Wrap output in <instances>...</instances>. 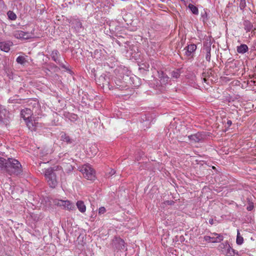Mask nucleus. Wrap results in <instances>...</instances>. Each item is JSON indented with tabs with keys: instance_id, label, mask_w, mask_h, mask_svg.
<instances>
[{
	"instance_id": "23",
	"label": "nucleus",
	"mask_w": 256,
	"mask_h": 256,
	"mask_svg": "<svg viewBox=\"0 0 256 256\" xmlns=\"http://www.w3.org/2000/svg\"><path fill=\"white\" fill-rule=\"evenodd\" d=\"M24 32L20 30H17L14 32V36L16 38L23 39Z\"/></svg>"
},
{
	"instance_id": "27",
	"label": "nucleus",
	"mask_w": 256,
	"mask_h": 256,
	"mask_svg": "<svg viewBox=\"0 0 256 256\" xmlns=\"http://www.w3.org/2000/svg\"><path fill=\"white\" fill-rule=\"evenodd\" d=\"M243 242L244 238L242 236H240V234L238 230L236 238V244L238 245H240L243 243Z\"/></svg>"
},
{
	"instance_id": "6",
	"label": "nucleus",
	"mask_w": 256,
	"mask_h": 256,
	"mask_svg": "<svg viewBox=\"0 0 256 256\" xmlns=\"http://www.w3.org/2000/svg\"><path fill=\"white\" fill-rule=\"evenodd\" d=\"M204 239L208 242H220L224 240V236L221 234L214 232L210 236H205Z\"/></svg>"
},
{
	"instance_id": "15",
	"label": "nucleus",
	"mask_w": 256,
	"mask_h": 256,
	"mask_svg": "<svg viewBox=\"0 0 256 256\" xmlns=\"http://www.w3.org/2000/svg\"><path fill=\"white\" fill-rule=\"evenodd\" d=\"M188 138L190 142H197L201 140L202 137L200 134H196L189 136H188Z\"/></svg>"
},
{
	"instance_id": "42",
	"label": "nucleus",
	"mask_w": 256,
	"mask_h": 256,
	"mask_svg": "<svg viewBox=\"0 0 256 256\" xmlns=\"http://www.w3.org/2000/svg\"><path fill=\"white\" fill-rule=\"evenodd\" d=\"M203 80H204V81L205 82H206V80H206V78H203Z\"/></svg>"
},
{
	"instance_id": "36",
	"label": "nucleus",
	"mask_w": 256,
	"mask_h": 256,
	"mask_svg": "<svg viewBox=\"0 0 256 256\" xmlns=\"http://www.w3.org/2000/svg\"><path fill=\"white\" fill-rule=\"evenodd\" d=\"M116 172L114 170H111L110 172H109L110 176H112L115 174Z\"/></svg>"
},
{
	"instance_id": "31",
	"label": "nucleus",
	"mask_w": 256,
	"mask_h": 256,
	"mask_svg": "<svg viewBox=\"0 0 256 256\" xmlns=\"http://www.w3.org/2000/svg\"><path fill=\"white\" fill-rule=\"evenodd\" d=\"M202 21L205 22L207 20V12L206 10H204L203 12H202Z\"/></svg>"
},
{
	"instance_id": "4",
	"label": "nucleus",
	"mask_w": 256,
	"mask_h": 256,
	"mask_svg": "<svg viewBox=\"0 0 256 256\" xmlns=\"http://www.w3.org/2000/svg\"><path fill=\"white\" fill-rule=\"evenodd\" d=\"M84 176L89 180H94L95 178V172L89 164L84 165L80 170Z\"/></svg>"
},
{
	"instance_id": "39",
	"label": "nucleus",
	"mask_w": 256,
	"mask_h": 256,
	"mask_svg": "<svg viewBox=\"0 0 256 256\" xmlns=\"http://www.w3.org/2000/svg\"><path fill=\"white\" fill-rule=\"evenodd\" d=\"M209 223L211 224V225H212L214 224V220L212 218H210L209 220Z\"/></svg>"
},
{
	"instance_id": "10",
	"label": "nucleus",
	"mask_w": 256,
	"mask_h": 256,
	"mask_svg": "<svg viewBox=\"0 0 256 256\" xmlns=\"http://www.w3.org/2000/svg\"><path fill=\"white\" fill-rule=\"evenodd\" d=\"M210 50H211V44L210 43H207L206 45H204L202 52L206 53V59L210 62Z\"/></svg>"
},
{
	"instance_id": "9",
	"label": "nucleus",
	"mask_w": 256,
	"mask_h": 256,
	"mask_svg": "<svg viewBox=\"0 0 256 256\" xmlns=\"http://www.w3.org/2000/svg\"><path fill=\"white\" fill-rule=\"evenodd\" d=\"M158 73L161 85L163 86L168 84L169 80L168 76L162 70L158 71Z\"/></svg>"
},
{
	"instance_id": "20",
	"label": "nucleus",
	"mask_w": 256,
	"mask_h": 256,
	"mask_svg": "<svg viewBox=\"0 0 256 256\" xmlns=\"http://www.w3.org/2000/svg\"><path fill=\"white\" fill-rule=\"evenodd\" d=\"M244 26L246 32H250L253 28V24L248 20L244 22Z\"/></svg>"
},
{
	"instance_id": "2",
	"label": "nucleus",
	"mask_w": 256,
	"mask_h": 256,
	"mask_svg": "<svg viewBox=\"0 0 256 256\" xmlns=\"http://www.w3.org/2000/svg\"><path fill=\"white\" fill-rule=\"evenodd\" d=\"M62 168L60 166H56L53 168H50L46 170L44 176L50 187L54 188L57 186L58 181L56 174L55 172L62 170Z\"/></svg>"
},
{
	"instance_id": "30",
	"label": "nucleus",
	"mask_w": 256,
	"mask_h": 256,
	"mask_svg": "<svg viewBox=\"0 0 256 256\" xmlns=\"http://www.w3.org/2000/svg\"><path fill=\"white\" fill-rule=\"evenodd\" d=\"M8 18L11 20H15L16 18V14L12 11H8Z\"/></svg>"
},
{
	"instance_id": "33",
	"label": "nucleus",
	"mask_w": 256,
	"mask_h": 256,
	"mask_svg": "<svg viewBox=\"0 0 256 256\" xmlns=\"http://www.w3.org/2000/svg\"><path fill=\"white\" fill-rule=\"evenodd\" d=\"M172 76L174 78H178L180 76V74L178 72H173Z\"/></svg>"
},
{
	"instance_id": "45",
	"label": "nucleus",
	"mask_w": 256,
	"mask_h": 256,
	"mask_svg": "<svg viewBox=\"0 0 256 256\" xmlns=\"http://www.w3.org/2000/svg\"><path fill=\"white\" fill-rule=\"evenodd\" d=\"M0 158H2L1 156H0Z\"/></svg>"
},
{
	"instance_id": "37",
	"label": "nucleus",
	"mask_w": 256,
	"mask_h": 256,
	"mask_svg": "<svg viewBox=\"0 0 256 256\" xmlns=\"http://www.w3.org/2000/svg\"><path fill=\"white\" fill-rule=\"evenodd\" d=\"M92 148H93L94 150V154H92V155L94 156V155L96 154L97 149H96V146H92Z\"/></svg>"
},
{
	"instance_id": "44",
	"label": "nucleus",
	"mask_w": 256,
	"mask_h": 256,
	"mask_svg": "<svg viewBox=\"0 0 256 256\" xmlns=\"http://www.w3.org/2000/svg\"><path fill=\"white\" fill-rule=\"evenodd\" d=\"M182 1H184V2H187L188 0H181Z\"/></svg>"
},
{
	"instance_id": "14",
	"label": "nucleus",
	"mask_w": 256,
	"mask_h": 256,
	"mask_svg": "<svg viewBox=\"0 0 256 256\" xmlns=\"http://www.w3.org/2000/svg\"><path fill=\"white\" fill-rule=\"evenodd\" d=\"M230 247V244H228V242H224L221 243L219 244L218 246V249L219 250L222 252V254H225V252H226V250H228V248Z\"/></svg>"
},
{
	"instance_id": "22",
	"label": "nucleus",
	"mask_w": 256,
	"mask_h": 256,
	"mask_svg": "<svg viewBox=\"0 0 256 256\" xmlns=\"http://www.w3.org/2000/svg\"><path fill=\"white\" fill-rule=\"evenodd\" d=\"M72 24H74V28L77 31H80V30L82 28V24L78 20H74L72 22Z\"/></svg>"
},
{
	"instance_id": "17",
	"label": "nucleus",
	"mask_w": 256,
	"mask_h": 256,
	"mask_svg": "<svg viewBox=\"0 0 256 256\" xmlns=\"http://www.w3.org/2000/svg\"><path fill=\"white\" fill-rule=\"evenodd\" d=\"M76 205L79 211L82 213H84L86 211V206L83 201L78 200Z\"/></svg>"
},
{
	"instance_id": "19",
	"label": "nucleus",
	"mask_w": 256,
	"mask_h": 256,
	"mask_svg": "<svg viewBox=\"0 0 256 256\" xmlns=\"http://www.w3.org/2000/svg\"><path fill=\"white\" fill-rule=\"evenodd\" d=\"M224 255L226 256H239L238 252L232 249L230 246L228 250H226V252H225Z\"/></svg>"
},
{
	"instance_id": "1",
	"label": "nucleus",
	"mask_w": 256,
	"mask_h": 256,
	"mask_svg": "<svg viewBox=\"0 0 256 256\" xmlns=\"http://www.w3.org/2000/svg\"><path fill=\"white\" fill-rule=\"evenodd\" d=\"M0 170H3L10 175L18 176L22 172V166L20 163L16 159L8 158L6 159L0 158Z\"/></svg>"
},
{
	"instance_id": "29",
	"label": "nucleus",
	"mask_w": 256,
	"mask_h": 256,
	"mask_svg": "<svg viewBox=\"0 0 256 256\" xmlns=\"http://www.w3.org/2000/svg\"><path fill=\"white\" fill-rule=\"evenodd\" d=\"M16 62L18 64H24L26 62V60L24 56H19L16 58Z\"/></svg>"
},
{
	"instance_id": "41",
	"label": "nucleus",
	"mask_w": 256,
	"mask_h": 256,
	"mask_svg": "<svg viewBox=\"0 0 256 256\" xmlns=\"http://www.w3.org/2000/svg\"><path fill=\"white\" fill-rule=\"evenodd\" d=\"M251 82L254 84L256 85V81L255 80H252Z\"/></svg>"
},
{
	"instance_id": "5",
	"label": "nucleus",
	"mask_w": 256,
	"mask_h": 256,
	"mask_svg": "<svg viewBox=\"0 0 256 256\" xmlns=\"http://www.w3.org/2000/svg\"><path fill=\"white\" fill-rule=\"evenodd\" d=\"M54 202L56 205L60 206H63L64 208L69 210H72L75 209L74 204L68 200H54Z\"/></svg>"
},
{
	"instance_id": "32",
	"label": "nucleus",
	"mask_w": 256,
	"mask_h": 256,
	"mask_svg": "<svg viewBox=\"0 0 256 256\" xmlns=\"http://www.w3.org/2000/svg\"><path fill=\"white\" fill-rule=\"evenodd\" d=\"M106 212V210L105 208L102 206L98 210V214H104Z\"/></svg>"
},
{
	"instance_id": "3",
	"label": "nucleus",
	"mask_w": 256,
	"mask_h": 256,
	"mask_svg": "<svg viewBox=\"0 0 256 256\" xmlns=\"http://www.w3.org/2000/svg\"><path fill=\"white\" fill-rule=\"evenodd\" d=\"M10 112L3 106H0V126H6L11 120Z\"/></svg>"
},
{
	"instance_id": "38",
	"label": "nucleus",
	"mask_w": 256,
	"mask_h": 256,
	"mask_svg": "<svg viewBox=\"0 0 256 256\" xmlns=\"http://www.w3.org/2000/svg\"><path fill=\"white\" fill-rule=\"evenodd\" d=\"M168 204V205H172V204L174 203V201H169V200H167L166 201V202Z\"/></svg>"
},
{
	"instance_id": "16",
	"label": "nucleus",
	"mask_w": 256,
	"mask_h": 256,
	"mask_svg": "<svg viewBox=\"0 0 256 256\" xmlns=\"http://www.w3.org/2000/svg\"><path fill=\"white\" fill-rule=\"evenodd\" d=\"M11 45L10 42H0V49L5 52H8L10 50Z\"/></svg>"
},
{
	"instance_id": "28",
	"label": "nucleus",
	"mask_w": 256,
	"mask_h": 256,
	"mask_svg": "<svg viewBox=\"0 0 256 256\" xmlns=\"http://www.w3.org/2000/svg\"><path fill=\"white\" fill-rule=\"evenodd\" d=\"M34 36V34L32 32H24L23 40H28L32 38Z\"/></svg>"
},
{
	"instance_id": "25",
	"label": "nucleus",
	"mask_w": 256,
	"mask_h": 256,
	"mask_svg": "<svg viewBox=\"0 0 256 256\" xmlns=\"http://www.w3.org/2000/svg\"><path fill=\"white\" fill-rule=\"evenodd\" d=\"M236 2L239 4L240 10H242L246 6V0H235Z\"/></svg>"
},
{
	"instance_id": "43",
	"label": "nucleus",
	"mask_w": 256,
	"mask_h": 256,
	"mask_svg": "<svg viewBox=\"0 0 256 256\" xmlns=\"http://www.w3.org/2000/svg\"><path fill=\"white\" fill-rule=\"evenodd\" d=\"M60 64V65L62 68H65V66H64V64Z\"/></svg>"
},
{
	"instance_id": "11",
	"label": "nucleus",
	"mask_w": 256,
	"mask_h": 256,
	"mask_svg": "<svg viewBox=\"0 0 256 256\" xmlns=\"http://www.w3.org/2000/svg\"><path fill=\"white\" fill-rule=\"evenodd\" d=\"M113 243L118 250H124L125 248L124 242L120 238H115L113 240Z\"/></svg>"
},
{
	"instance_id": "24",
	"label": "nucleus",
	"mask_w": 256,
	"mask_h": 256,
	"mask_svg": "<svg viewBox=\"0 0 256 256\" xmlns=\"http://www.w3.org/2000/svg\"><path fill=\"white\" fill-rule=\"evenodd\" d=\"M58 52L57 50H53L52 52V60L60 64L59 60H58Z\"/></svg>"
},
{
	"instance_id": "40",
	"label": "nucleus",
	"mask_w": 256,
	"mask_h": 256,
	"mask_svg": "<svg viewBox=\"0 0 256 256\" xmlns=\"http://www.w3.org/2000/svg\"><path fill=\"white\" fill-rule=\"evenodd\" d=\"M33 106H34V107L37 106V107L38 108V102L35 101V102H34V104Z\"/></svg>"
},
{
	"instance_id": "21",
	"label": "nucleus",
	"mask_w": 256,
	"mask_h": 256,
	"mask_svg": "<svg viewBox=\"0 0 256 256\" xmlns=\"http://www.w3.org/2000/svg\"><path fill=\"white\" fill-rule=\"evenodd\" d=\"M60 138L61 140L66 142L67 144H72L73 142L72 140L64 132L62 133Z\"/></svg>"
},
{
	"instance_id": "8",
	"label": "nucleus",
	"mask_w": 256,
	"mask_h": 256,
	"mask_svg": "<svg viewBox=\"0 0 256 256\" xmlns=\"http://www.w3.org/2000/svg\"><path fill=\"white\" fill-rule=\"evenodd\" d=\"M34 108L31 110L30 108H26L21 110V116L24 119L25 122L28 120L32 118V116L33 114Z\"/></svg>"
},
{
	"instance_id": "35",
	"label": "nucleus",
	"mask_w": 256,
	"mask_h": 256,
	"mask_svg": "<svg viewBox=\"0 0 256 256\" xmlns=\"http://www.w3.org/2000/svg\"><path fill=\"white\" fill-rule=\"evenodd\" d=\"M226 124H227L228 126V127H230L232 125V121L230 120H228L227 121Z\"/></svg>"
},
{
	"instance_id": "12",
	"label": "nucleus",
	"mask_w": 256,
	"mask_h": 256,
	"mask_svg": "<svg viewBox=\"0 0 256 256\" xmlns=\"http://www.w3.org/2000/svg\"><path fill=\"white\" fill-rule=\"evenodd\" d=\"M196 49V46L194 44H190L188 45L184 49L185 54L186 56H192L193 53Z\"/></svg>"
},
{
	"instance_id": "34",
	"label": "nucleus",
	"mask_w": 256,
	"mask_h": 256,
	"mask_svg": "<svg viewBox=\"0 0 256 256\" xmlns=\"http://www.w3.org/2000/svg\"><path fill=\"white\" fill-rule=\"evenodd\" d=\"M254 208V205L252 203H250L249 206L246 208L247 210L248 211L252 210Z\"/></svg>"
},
{
	"instance_id": "7",
	"label": "nucleus",
	"mask_w": 256,
	"mask_h": 256,
	"mask_svg": "<svg viewBox=\"0 0 256 256\" xmlns=\"http://www.w3.org/2000/svg\"><path fill=\"white\" fill-rule=\"evenodd\" d=\"M27 126L32 131H35L40 126V124L38 122V120L32 118L28 121H26Z\"/></svg>"
},
{
	"instance_id": "18",
	"label": "nucleus",
	"mask_w": 256,
	"mask_h": 256,
	"mask_svg": "<svg viewBox=\"0 0 256 256\" xmlns=\"http://www.w3.org/2000/svg\"><path fill=\"white\" fill-rule=\"evenodd\" d=\"M248 50V46L245 44H242L237 46V52L240 54H244Z\"/></svg>"
},
{
	"instance_id": "26",
	"label": "nucleus",
	"mask_w": 256,
	"mask_h": 256,
	"mask_svg": "<svg viewBox=\"0 0 256 256\" xmlns=\"http://www.w3.org/2000/svg\"><path fill=\"white\" fill-rule=\"evenodd\" d=\"M188 8L194 14H198V8L197 7L192 4H188Z\"/></svg>"
},
{
	"instance_id": "13",
	"label": "nucleus",
	"mask_w": 256,
	"mask_h": 256,
	"mask_svg": "<svg viewBox=\"0 0 256 256\" xmlns=\"http://www.w3.org/2000/svg\"><path fill=\"white\" fill-rule=\"evenodd\" d=\"M98 80L100 82L102 83L103 86H109L110 78L106 74L101 75L98 78Z\"/></svg>"
}]
</instances>
